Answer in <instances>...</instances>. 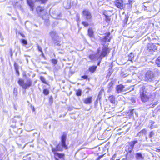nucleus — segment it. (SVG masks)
Here are the masks:
<instances>
[{"label":"nucleus","mask_w":160,"mask_h":160,"mask_svg":"<svg viewBox=\"0 0 160 160\" xmlns=\"http://www.w3.org/2000/svg\"><path fill=\"white\" fill-rule=\"evenodd\" d=\"M49 128L50 129L51 128V125H50L49 126Z\"/></svg>","instance_id":"6e6d98bb"},{"label":"nucleus","mask_w":160,"mask_h":160,"mask_svg":"<svg viewBox=\"0 0 160 160\" xmlns=\"http://www.w3.org/2000/svg\"><path fill=\"white\" fill-rule=\"evenodd\" d=\"M122 160H126V159H123Z\"/></svg>","instance_id":"13d9d810"},{"label":"nucleus","mask_w":160,"mask_h":160,"mask_svg":"<svg viewBox=\"0 0 160 160\" xmlns=\"http://www.w3.org/2000/svg\"><path fill=\"white\" fill-rule=\"evenodd\" d=\"M155 75V74L152 71H147L145 74V80L149 81L153 80L154 79Z\"/></svg>","instance_id":"39448f33"},{"label":"nucleus","mask_w":160,"mask_h":160,"mask_svg":"<svg viewBox=\"0 0 160 160\" xmlns=\"http://www.w3.org/2000/svg\"><path fill=\"white\" fill-rule=\"evenodd\" d=\"M154 133L153 131L151 132L149 135V138H152L154 136Z\"/></svg>","instance_id":"72a5a7b5"},{"label":"nucleus","mask_w":160,"mask_h":160,"mask_svg":"<svg viewBox=\"0 0 160 160\" xmlns=\"http://www.w3.org/2000/svg\"><path fill=\"white\" fill-rule=\"evenodd\" d=\"M44 9V7L38 6L37 8V11L38 12H41L43 11Z\"/></svg>","instance_id":"4be33fe9"},{"label":"nucleus","mask_w":160,"mask_h":160,"mask_svg":"<svg viewBox=\"0 0 160 160\" xmlns=\"http://www.w3.org/2000/svg\"><path fill=\"white\" fill-rule=\"evenodd\" d=\"M15 70L16 71V73H17V74H18V75H19V71L18 69L16 70Z\"/></svg>","instance_id":"a18cd8bd"},{"label":"nucleus","mask_w":160,"mask_h":160,"mask_svg":"<svg viewBox=\"0 0 160 160\" xmlns=\"http://www.w3.org/2000/svg\"><path fill=\"white\" fill-rule=\"evenodd\" d=\"M108 100L112 104L115 103V97L113 95H110L108 98Z\"/></svg>","instance_id":"4468645a"},{"label":"nucleus","mask_w":160,"mask_h":160,"mask_svg":"<svg viewBox=\"0 0 160 160\" xmlns=\"http://www.w3.org/2000/svg\"><path fill=\"white\" fill-rule=\"evenodd\" d=\"M108 46L107 45H104L102 48V51L100 52H99L98 55L100 59L102 60L103 57L106 56L110 52V49L108 48ZM100 51V50H99Z\"/></svg>","instance_id":"20e7f679"},{"label":"nucleus","mask_w":160,"mask_h":160,"mask_svg":"<svg viewBox=\"0 0 160 160\" xmlns=\"http://www.w3.org/2000/svg\"><path fill=\"white\" fill-rule=\"evenodd\" d=\"M21 41L22 43L24 45H26L27 44V41L24 39L21 40Z\"/></svg>","instance_id":"7c9ffc66"},{"label":"nucleus","mask_w":160,"mask_h":160,"mask_svg":"<svg viewBox=\"0 0 160 160\" xmlns=\"http://www.w3.org/2000/svg\"><path fill=\"white\" fill-rule=\"evenodd\" d=\"M66 136L64 135H62L61 137V142L59 143L56 147L54 148L52 147V151L54 153L56 160H59L58 158H63L64 157V154L63 153H60L56 152L58 151H62L63 149H68V147L66 144Z\"/></svg>","instance_id":"f257e3e1"},{"label":"nucleus","mask_w":160,"mask_h":160,"mask_svg":"<svg viewBox=\"0 0 160 160\" xmlns=\"http://www.w3.org/2000/svg\"><path fill=\"white\" fill-rule=\"evenodd\" d=\"M157 104V103L156 102H155V103H154V104H152V107H154V106L155 105H156Z\"/></svg>","instance_id":"de8ad7c7"},{"label":"nucleus","mask_w":160,"mask_h":160,"mask_svg":"<svg viewBox=\"0 0 160 160\" xmlns=\"http://www.w3.org/2000/svg\"><path fill=\"white\" fill-rule=\"evenodd\" d=\"M111 160H114V159L112 158H111Z\"/></svg>","instance_id":"5fc2aeb1"},{"label":"nucleus","mask_w":160,"mask_h":160,"mask_svg":"<svg viewBox=\"0 0 160 160\" xmlns=\"http://www.w3.org/2000/svg\"><path fill=\"white\" fill-rule=\"evenodd\" d=\"M51 62L55 65L57 64L58 60L55 59H52L51 60Z\"/></svg>","instance_id":"cd10ccee"},{"label":"nucleus","mask_w":160,"mask_h":160,"mask_svg":"<svg viewBox=\"0 0 160 160\" xmlns=\"http://www.w3.org/2000/svg\"><path fill=\"white\" fill-rule=\"evenodd\" d=\"M138 142V140L129 142L128 143V153H131L134 148V145Z\"/></svg>","instance_id":"6e6552de"},{"label":"nucleus","mask_w":160,"mask_h":160,"mask_svg":"<svg viewBox=\"0 0 160 160\" xmlns=\"http://www.w3.org/2000/svg\"><path fill=\"white\" fill-rule=\"evenodd\" d=\"M49 102L52 103L53 102V98L52 96H51L50 98L49 99Z\"/></svg>","instance_id":"4c0bfd02"},{"label":"nucleus","mask_w":160,"mask_h":160,"mask_svg":"<svg viewBox=\"0 0 160 160\" xmlns=\"http://www.w3.org/2000/svg\"><path fill=\"white\" fill-rule=\"evenodd\" d=\"M88 33L89 36L90 37L93 36V31L92 28H89L88 30Z\"/></svg>","instance_id":"6ab92c4d"},{"label":"nucleus","mask_w":160,"mask_h":160,"mask_svg":"<svg viewBox=\"0 0 160 160\" xmlns=\"http://www.w3.org/2000/svg\"><path fill=\"white\" fill-rule=\"evenodd\" d=\"M50 35L53 41H56L58 38V35L55 31H53L50 32Z\"/></svg>","instance_id":"f8f14e48"},{"label":"nucleus","mask_w":160,"mask_h":160,"mask_svg":"<svg viewBox=\"0 0 160 160\" xmlns=\"http://www.w3.org/2000/svg\"><path fill=\"white\" fill-rule=\"evenodd\" d=\"M134 112V109H131L129 111V115L130 116H132Z\"/></svg>","instance_id":"f704fd0d"},{"label":"nucleus","mask_w":160,"mask_h":160,"mask_svg":"<svg viewBox=\"0 0 160 160\" xmlns=\"http://www.w3.org/2000/svg\"><path fill=\"white\" fill-rule=\"evenodd\" d=\"M146 139H147V137H146Z\"/></svg>","instance_id":"052dcab7"},{"label":"nucleus","mask_w":160,"mask_h":160,"mask_svg":"<svg viewBox=\"0 0 160 160\" xmlns=\"http://www.w3.org/2000/svg\"><path fill=\"white\" fill-rule=\"evenodd\" d=\"M15 118H21V117L19 116H16L15 117Z\"/></svg>","instance_id":"09e8293b"},{"label":"nucleus","mask_w":160,"mask_h":160,"mask_svg":"<svg viewBox=\"0 0 160 160\" xmlns=\"http://www.w3.org/2000/svg\"><path fill=\"white\" fill-rule=\"evenodd\" d=\"M157 45H159V44L158 43L156 44L152 43H148L147 46V49L151 52L154 51L155 50H157V47L156 46Z\"/></svg>","instance_id":"0eeeda50"},{"label":"nucleus","mask_w":160,"mask_h":160,"mask_svg":"<svg viewBox=\"0 0 160 160\" xmlns=\"http://www.w3.org/2000/svg\"><path fill=\"white\" fill-rule=\"evenodd\" d=\"M38 50L40 52H42V49L39 46V45H38Z\"/></svg>","instance_id":"ea45409f"},{"label":"nucleus","mask_w":160,"mask_h":160,"mask_svg":"<svg viewBox=\"0 0 160 160\" xmlns=\"http://www.w3.org/2000/svg\"><path fill=\"white\" fill-rule=\"evenodd\" d=\"M99 53V50H98V52L96 54H92L90 55L89 56L90 58L92 60H95L99 59V58L98 54Z\"/></svg>","instance_id":"ddd939ff"},{"label":"nucleus","mask_w":160,"mask_h":160,"mask_svg":"<svg viewBox=\"0 0 160 160\" xmlns=\"http://www.w3.org/2000/svg\"><path fill=\"white\" fill-rule=\"evenodd\" d=\"M28 4L29 5L30 8L31 10L33 11V7L34 6V3L32 0H27Z\"/></svg>","instance_id":"2eb2a0df"},{"label":"nucleus","mask_w":160,"mask_h":160,"mask_svg":"<svg viewBox=\"0 0 160 160\" xmlns=\"http://www.w3.org/2000/svg\"><path fill=\"white\" fill-rule=\"evenodd\" d=\"M112 158H113L114 159L116 158V155L115 154H114L113 156L112 157Z\"/></svg>","instance_id":"8fccbe9b"},{"label":"nucleus","mask_w":160,"mask_h":160,"mask_svg":"<svg viewBox=\"0 0 160 160\" xmlns=\"http://www.w3.org/2000/svg\"><path fill=\"white\" fill-rule=\"evenodd\" d=\"M36 1H40L41 3H44L46 2L48 0H36Z\"/></svg>","instance_id":"e433bc0d"},{"label":"nucleus","mask_w":160,"mask_h":160,"mask_svg":"<svg viewBox=\"0 0 160 160\" xmlns=\"http://www.w3.org/2000/svg\"><path fill=\"white\" fill-rule=\"evenodd\" d=\"M82 78L84 79H87L88 78V76L87 75H84L82 77Z\"/></svg>","instance_id":"a19ab883"},{"label":"nucleus","mask_w":160,"mask_h":160,"mask_svg":"<svg viewBox=\"0 0 160 160\" xmlns=\"http://www.w3.org/2000/svg\"><path fill=\"white\" fill-rule=\"evenodd\" d=\"M20 124L21 125H23V124L22 123H21Z\"/></svg>","instance_id":"4d7b16f0"},{"label":"nucleus","mask_w":160,"mask_h":160,"mask_svg":"<svg viewBox=\"0 0 160 160\" xmlns=\"http://www.w3.org/2000/svg\"><path fill=\"white\" fill-rule=\"evenodd\" d=\"M156 63L159 67H160V56L158 57L156 60Z\"/></svg>","instance_id":"b1692460"},{"label":"nucleus","mask_w":160,"mask_h":160,"mask_svg":"<svg viewBox=\"0 0 160 160\" xmlns=\"http://www.w3.org/2000/svg\"><path fill=\"white\" fill-rule=\"evenodd\" d=\"M128 16H126V17L124 19V23H125V24L127 23V22L128 20Z\"/></svg>","instance_id":"c9c22d12"},{"label":"nucleus","mask_w":160,"mask_h":160,"mask_svg":"<svg viewBox=\"0 0 160 160\" xmlns=\"http://www.w3.org/2000/svg\"><path fill=\"white\" fill-rule=\"evenodd\" d=\"M43 93L45 95H48L49 93V91L48 89H45L43 90Z\"/></svg>","instance_id":"bb28decb"},{"label":"nucleus","mask_w":160,"mask_h":160,"mask_svg":"<svg viewBox=\"0 0 160 160\" xmlns=\"http://www.w3.org/2000/svg\"><path fill=\"white\" fill-rule=\"evenodd\" d=\"M117 99L118 100H122L124 98V97L121 95H118L117 97Z\"/></svg>","instance_id":"c85d7f7f"},{"label":"nucleus","mask_w":160,"mask_h":160,"mask_svg":"<svg viewBox=\"0 0 160 160\" xmlns=\"http://www.w3.org/2000/svg\"><path fill=\"white\" fill-rule=\"evenodd\" d=\"M110 34L109 32L106 33L104 34V36L101 38V40L104 42L107 41L110 42L112 38L110 36Z\"/></svg>","instance_id":"9d476101"},{"label":"nucleus","mask_w":160,"mask_h":160,"mask_svg":"<svg viewBox=\"0 0 160 160\" xmlns=\"http://www.w3.org/2000/svg\"><path fill=\"white\" fill-rule=\"evenodd\" d=\"M140 95L141 100L143 102L148 101L151 97L150 93L147 92L144 87L141 88Z\"/></svg>","instance_id":"f03ea898"},{"label":"nucleus","mask_w":160,"mask_h":160,"mask_svg":"<svg viewBox=\"0 0 160 160\" xmlns=\"http://www.w3.org/2000/svg\"><path fill=\"white\" fill-rule=\"evenodd\" d=\"M124 88V86L122 84L117 85L116 87V93H119L123 92Z\"/></svg>","instance_id":"9b49d317"},{"label":"nucleus","mask_w":160,"mask_h":160,"mask_svg":"<svg viewBox=\"0 0 160 160\" xmlns=\"http://www.w3.org/2000/svg\"><path fill=\"white\" fill-rule=\"evenodd\" d=\"M27 157V158H28V160H29L31 158L30 157H29V155H28Z\"/></svg>","instance_id":"49530a36"},{"label":"nucleus","mask_w":160,"mask_h":160,"mask_svg":"<svg viewBox=\"0 0 160 160\" xmlns=\"http://www.w3.org/2000/svg\"><path fill=\"white\" fill-rule=\"evenodd\" d=\"M106 16V20L107 22L110 21V18L109 17V16Z\"/></svg>","instance_id":"58836bf2"},{"label":"nucleus","mask_w":160,"mask_h":160,"mask_svg":"<svg viewBox=\"0 0 160 160\" xmlns=\"http://www.w3.org/2000/svg\"><path fill=\"white\" fill-rule=\"evenodd\" d=\"M92 97H89L87 98H85L83 100L84 102L87 104H89L92 102Z\"/></svg>","instance_id":"dca6fc26"},{"label":"nucleus","mask_w":160,"mask_h":160,"mask_svg":"<svg viewBox=\"0 0 160 160\" xmlns=\"http://www.w3.org/2000/svg\"><path fill=\"white\" fill-rule=\"evenodd\" d=\"M135 158L137 160H142L144 159V157L142 156V154L140 152L136 153Z\"/></svg>","instance_id":"f3484780"},{"label":"nucleus","mask_w":160,"mask_h":160,"mask_svg":"<svg viewBox=\"0 0 160 160\" xmlns=\"http://www.w3.org/2000/svg\"><path fill=\"white\" fill-rule=\"evenodd\" d=\"M134 57V55L132 53H130L128 55V60L132 62V59H133Z\"/></svg>","instance_id":"412c9836"},{"label":"nucleus","mask_w":160,"mask_h":160,"mask_svg":"<svg viewBox=\"0 0 160 160\" xmlns=\"http://www.w3.org/2000/svg\"><path fill=\"white\" fill-rule=\"evenodd\" d=\"M42 56L43 57H45V56L43 54V52H42Z\"/></svg>","instance_id":"3c124183"},{"label":"nucleus","mask_w":160,"mask_h":160,"mask_svg":"<svg viewBox=\"0 0 160 160\" xmlns=\"http://www.w3.org/2000/svg\"><path fill=\"white\" fill-rule=\"evenodd\" d=\"M103 156H104V155H101L100 156L97 158V160H100V159H101L103 157Z\"/></svg>","instance_id":"79ce46f5"},{"label":"nucleus","mask_w":160,"mask_h":160,"mask_svg":"<svg viewBox=\"0 0 160 160\" xmlns=\"http://www.w3.org/2000/svg\"><path fill=\"white\" fill-rule=\"evenodd\" d=\"M82 23L85 27H88L89 25L88 23L86 22H82Z\"/></svg>","instance_id":"2f4dec72"},{"label":"nucleus","mask_w":160,"mask_h":160,"mask_svg":"<svg viewBox=\"0 0 160 160\" xmlns=\"http://www.w3.org/2000/svg\"><path fill=\"white\" fill-rule=\"evenodd\" d=\"M82 16L87 20H90L92 18V16L90 12L88 9H85L82 12Z\"/></svg>","instance_id":"423d86ee"},{"label":"nucleus","mask_w":160,"mask_h":160,"mask_svg":"<svg viewBox=\"0 0 160 160\" xmlns=\"http://www.w3.org/2000/svg\"><path fill=\"white\" fill-rule=\"evenodd\" d=\"M18 83L24 89L28 88L32 84V81L29 79H27L26 82H24L23 80L20 79L18 81Z\"/></svg>","instance_id":"7ed1b4c3"},{"label":"nucleus","mask_w":160,"mask_h":160,"mask_svg":"<svg viewBox=\"0 0 160 160\" xmlns=\"http://www.w3.org/2000/svg\"><path fill=\"white\" fill-rule=\"evenodd\" d=\"M82 91L80 89L76 90V94L78 96H81L82 95Z\"/></svg>","instance_id":"393cba45"},{"label":"nucleus","mask_w":160,"mask_h":160,"mask_svg":"<svg viewBox=\"0 0 160 160\" xmlns=\"http://www.w3.org/2000/svg\"><path fill=\"white\" fill-rule=\"evenodd\" d=\"M54 43L57 46H60V42L59 41H53Z\"/></svg>","instance_id":"473e14b6"},{"label":"nucleus","mask_w":160,"mask_h":160,"mask_svg":"<svg viewBox=\"0 0 160 160\" xmlns=\"http://www.w3.org/2000/svg\"><path fill=\"white\" fill-rule=\"evenodd\" d=\"M150 141L151 142H152V140L151 139Z\"/></svg>","instance_id":"680f3d73"},{"label":"nucleus","mask_w":160,"mask_h":160,"mask_svg":"<svg viewBox=\"0 0 160 160\" xmlns=\"http://www.w3.org/2000/svg\"><path fill=\"white\" fill-rule=\"evenodd\" d=\"M131 101L133 103H134L135 102V100L134 99H132V98L131 99Z\"/></svg>","instance_id":"c03bdc74"},{"label":"nucleus","mask_w":160,"mask_h":160,"mask_svg":"<svg viewBox=\"0 0 160 160\" xmlns=\"http://www.w3.org/2000/svg\"><path fill=\"white\" fill-rule=\"evenodd\" d=\"M20 35L23 37H25V36L23 34H20Z\"/></svg>","instance_id":"603ef678"},{"label":"nucleus","mask_w":160,"mask_h":160,"mask_svg":"<svg viewBox=\"0 0 160 160\" xmlns=\"http://www.w3.org/2000/svg\"><path fill=\"white\" fill-rule=\"evenodd\" d=\"M147 133V131L146 129H144L143 130L141 131L140 132H139V133L140 134H142L145 135Z\"/></svg>","instance_id":"5701e85b"},{"label":"nucleus","mask_w":160,"mask_h":160,"mask_svg":"<svg viewBox=\"0 0 160 160\" xmlns=\"http://www.w3.org/2000/svg\"><path fill=\"white\" fill-rule=\"evenodd\" d=\"M99 63H100V62L98 63V65H99Z\"/></svg>","instance_id":"bf43d9fd"},{"label":"nucleus","mask_w":160,"mask_h":160,"mask_svg":"<svg viewBox=\"0 0 160 160\" xmlns=\"http://www.w3.org/2000/svg\"><path fill=\"white\" fill-rule=\"evenodd\" d=\"M79 20H80V18H79V16H78V20H77V22H78V21H79Z\"/></svg>","instance_id":"864d4df0"},{"label":"nucleus","mask_w":160,"mask_h":160,"mask_svg":"<svg viewBox=\"0 0 160 160\" xmlns=\"http://www.w3.org/2000/svg\"><path fill=\"white\" fill-rule=\"evenodd\" d=\"M97 66H91L89 68V71L91 72L92 73H93L96 70V68H97Z\"/></svg>","instance_id":"aec40b11"},{"label":"nucleus","mask_w":160,"mask_h":160,"mask_svg":"<svg viewBox=\"0 0 160 160\" xmlns=\"http://www.w3.org/2000/svg\"><path fill=\"white\" fill-rule=\"evenodd\" d=\"M113 82H111L108 85L107 88H108V92H110L113 88Z\"/></svg>","instance_id":"a211bd4d"},{"label":"nucleus","mask_w":160,"mask_h":160,"mask_svg":"<svg viewBox=\"0 0 160 160\" xmlns=\"http://www.w3.org/2000/svg\"><path fill=\"white\" fill-rule=\"evenodd\" d=\"M14 68H15V70L19 69V66L17 63H16V62L14 63Z\"/></svg>","instance_id":"c756f323"},{"label":"nucleus","mask_w":160,"mask_h":160,"mask_svg":"<svg viewBox=\"0 0 160 160\" xmlns=\"http://www.w3.org/2000/svg\"><path fill=\"white\" fill-rule=\"evenodd\" d=\"M10 53L11 54V56H12L13 55V52H12V49H10Z\"/></svg>","instance_id":"37998d69"},{"label":"nucleus","mask_w":160,"mask_h":160,"mask_svg":"<svg viewBox=\"0 0 160 160\" xmlns=\"http://www.w3.org/2000/svg\"><path fill=\"white\" fill-rule=\"evenodd\" d=\"M40 79L41 80L43 83L45 84H47V82L46 81L45 78L43 76H41L40 77Z\"/></svg>","instance_id":"a878e982"},{"label":"nucleus","mask_w":160,"mask_h":160,"mask_svg":"<svg viewBox=\"0 0 160 160\" xmlns=\"http://www.w3.org/2000/svg\"><path fill=\"white\" fill-rule=\"evenodd\" d=\"M114 3L115 6L118 8L122 9L124 8L123 2L122 0H116Z\"/></svg>","instance_id":"1a4fd4ad"}]
</instances>
